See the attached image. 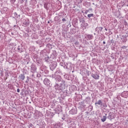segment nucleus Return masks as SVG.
<instances>
[{"label":"nucleus","mask_w":128,"mask_h":128,"mask_svg":"<svg viewBox=\"0 0 128 128\" xmlns=\"http://www.w3.org/2000/svg\"><path fill=\"white\" fill-rule=\"evenodd\" d=\"M88 12H90L89 10H86L85 11V14H88Z\"/></svg>","instance_id":"4d7b16f0"},{"label":"nucleus","mask_w":128,"mask_h":128,"mask_svg":"<svg viewBox=\"0 0 128 128\" xmlns=\"http://www.w3.org/2000/svg\"><path fill=\"white\" fill-rule=\"evenodd\" d=\"M36 44H40V48H42V46H44V44H42V42L41 40H38L36 42Z\"/></svg>","instance_id":"c85d7f7f"},{"label":"nucleus","mask_w":128,"mask_h":128,"mask_svg":"<svg viewBox=\"0 0 128 128\" xmlns=\"http://www.w3.org/2000/svg\"><path fill=\"white\" fill-rule=\"evenodd\" d=\"M36 66H34V64H32L30 66L31 72H32V74H34V72H36Z\"/></svg>","instance_id":"ddd939ff"},{"label":"nucleus","mask_w":128,"mask_h":128,"mask_svg":"<svg viewBox=\"0 0 128 128\" xmlns=\"http://www.w3.org/2000/svg\"><path fill=\"white\" fill-rule=\"evenodd\" d=\"M10 2H12V4H14V2H16V0H10Z\"/></svg>","instance_id":"8fccbe9b"},{"label":"nucleus","mask_w":128,"mask_h":128,"mask_svg":"<svg viewBox=\"0 0 128 128\" xmlns=\"http://www.w3.org/2000/svg\"><path fill=\"white\" fill-rule=\"evenodd\" d=\"M124 24H125V26H128V22L126 21L124 22Z\"/></svg>","instance_id":"bf43d9fd"},{"label":"nucleus","mask_w":128,"mask_h":128,"mask_svg":"<svg viewBox=\"0 0 128 128\" xmlns=\"http://www.w3.org/2000/svg\"><path fill=\"white\" fill-rule=\"evenodd\" d=\"M51 56H52V58H56V51L53 50L52 54H51Z\"/></svg>","instance_id":"cd10ccee"},{"label":"nucleus","mask_w":128,"mask_h":128,"mask_svg":"<svg viewBox=\"0 0 128 128\" xmlns=\"http://www.w3.org/2000/svg\"><path fill=\"white\" fill-rule=\"evenodd\" d=\"M28 82H30V78H28V76L27 80L25 82H26V84H28Z\"/></svg>","instance_id":"c03bdc74"},{"label":"nucleus","mask_w":128,"mask_h":128,"mask_svg":"<svg viewBox=\"0 0 128 128\" xmlns=\"http://www.w3.org/2000/svg\"><path fill=\"white\" fill-rule=\"evenodd\" d=\"M108 114L106 113H104V116H103V117L101 118V121L102 122H106V116Z\"/></svg>","instance_id":"412c9836"},{"label":"nucleus","mask_w":128,"mask_h":128,"mask_svg":"<svg viewBox=\"0 0 128 128\" xmlns=\"http://www.w3.org/2000/svg\"><path fill=\"white\" fill-rule=\"evenodd\" d=\"M80 74H82V76H86V73H80Z\"/></svg>","instance_id":"864d4df0"},{"label":"nucleus","mask_w":128,"mask_h":128,"mask_svg":"<svg viewBox=\"0 0 128 128\" xmlns=\"http://www.w3.org/2000/svg\"><path fill=\"white\" fill-rule=\"evenodd\" d=\"M61 112H62V109H60V110L57 109L56 110V113L58 114H60Z\"/></svg>","instance_id":"f704fd0d"},{"label":"nucleus","mask_w":128,"mask_h":128,"mask_svg":"<svg viewBox=\"0 0 128 128\" xmlns=\"http://www.w3.org/2000/svg\"><path fill=\"white\" fill-rule=\"evenodd\" d=\"M82 80H88V76H86V75L85 76H82Z\"/></svg>","instance_id":"ea45409f"},{"label":"nucleus","mask_w":128,"mask_h":128,"mask_svg":"<svg viewBox=\"0 0 128 128\" xmlns=\"http://www.w3.org/2000/svg\"><path fill=\"white\" fill-rule=\"evenodd\" d=\"M34 126L32 124H30V127L28 128H34Z\"/></svg>","instance_id":"79ce46f5"},{"label":"nucleus","mask_w":128,"mask_h":128,"mask_svg":"<svg viewBox=\"0 0 128 128\" xmlns=\"http://www.w3.org/2000/svg\"><path fill=\"white\" fill-rule=\"evenodd\" d=\"M40 70L42 72H44L46 70V66H42L40 67Z\"/></svg>","instance_id":"7c9ffc66"},{"label":"nucleus","mask_w":128,"mask_h":128,"mask_svg":"<svg viewBox=\"0 0 128 128\" xmlns=\"http://www.w3.org/2000/svg\"><path fill=\"white\" fill-rule=\"evenodd\" d=\"M54 116V113L52 112V114H51V118H52V116Z\"/></svg>","instance_id":"5fc2aeb1"},{"label":"nucleus","mask_w":128,"mask_h":128,"mask_svg":"<svg viewBox=\"0 0 128 128\" xmlns=\"http://www.w3.org/2000/svg\"><path fill=\"white\" fill-rule=\"evenodd\" d=\"M128 48V46H122V48L123 50H124V48Z\"/></svg>","instance_id":"603ef678"},{"label":"nucleus","mask_w":128,"mask_h":128,"mask_svg":"<svg viewBox=\"0 0 128 128\" xmlns=\"http://www.w3.org/2000/svg\"><path fill=\"white\" fill-rule=\"evenodd\" d=\"M85 38H87V40H92L93 38H94V36H92V34H85L84 36Z\"/></svg>","instance_id":"a211bd4d"},{"label":"nucleus","mask_w":128,"mask_h":128,"mask_svg":"<svg viewBox=\"0 0 128 128\" xmlns=\"http://www.w3.org/2000/svg\"><path fill=\"white\" fill-rule=\"evenodd\" d=\"M62 22H66V20L65 18H63L62 19Z\"/></svg>","instance_id":"49530a36"},{"label":"nucleus","mask_w":128,"mask_h":128,"mask_svg":"<svg viewBox=\"0 0 128 128\" xmlns=\"http://www.w3.org/2000/svg\"><path fill=\"white\" fill-rule=\"evenodd\" d=\"M91 76H92L93 78H94V80H100V75L98 74H94L92 73L91 74Z\"/></svg>","instance_id":"dca6fc26"},{"label":"nucleus","mask_w":128,"mask_h":128,"mask_svg":"<svg viewBox=\"0 0 128 128\" xmlns=\"http://www.w3.org/2000/svg\"><path fill=\"white\" fill-rule=\"evenodd\" d=\"M48 4L47 2H46L45 4H44V8H46V10H48Z\"/></svg>","instance_id":"473e14b6"},{"label":"nucleus","mask_w":128,"mask_h":128,"mask_svg":"<svg viewBox=\"0 0 128 128\" xmlns=\"http://www.w3.org/2000/svg\"><path fill=\"white\" fill-rule=\"evenodd\" d=\"M102 30H104V28L101 27V26H97L95 28L96 32H97L98 34H100V32H102Z\"/></svg>","instance_id":"f8f14e48"},{"label":"nucleus","mask_w":128,"mask_h":128,"mask_svg":"<svg viewBox=\"0 0 128 128\" xmlns=\"http://www.w3.org/2000/svg\"><path fill=\"white\" fill-rule=\"evenodd\" d=\"M37 28L38 30H40V26H37Z\"/></svg>","instance_id":"6e6d98bb"},{"label":"nucleus","mask_w":128,"mask_h":128,"mask_svg":"<svg viewBox=\"0 0 128 128\" xmlns=\"http://www.w3.org/2000/svg\"><path fill=\"white\" fill-rule=\"evenodd\" d=\"M56 128H60V123H57L55 125Z\"/></svg>","instance_id":"72a5a7b5"},{"label":"nucleus","mask_w":128,"mask_h":128,"mask_svg":"<svg viewBox=\"0 0 128 128\" xmlns=\"http://www.w3.org/2000/svg\"><path fill=\"white\" fill-rule=\"evenodd\" d=\"M107 118L110 120H114V114L112 112H109L108 116Z\"/></svg>","instance_id":"1a4fd4ad"},{"label":"nucleus","mask_w":128,"mask_h":128,"mask_svg":"<svg viewBox=\"0 0 128 128\" xmlns=\"http://www.w3.org/2000/svg\"><path fill=\"white\" fill-rule=\"evenodd\" d=\"M60 65L61 66H64L66 65V62H60Z\"/></svg>","instance_id":"c9c22d12"},{"label":"nucleus","mask_w":128,"mask_h":128,"mask_svg":"<svg viewBox=\"0 0 128 128\" xmlns=\"http://www.w3.org/2000/svg\"><path fill=\"white\" fill-rule=\"evenodd\" d=\"M95 105L96 106H102L103 108H107L108 105L106 104L103 103L102 100H100L98 102H96Z\"/></svg>","instance_id":"7ed1b4c3"},{"label":"nucleus","mask_w":128,"mask_h":128,"mask_svg":"<svg viewBox=\"0 0 128 128\" xmlns=\"http://www.w3.org/2000/svg\"><path fill=\"white\" fill-rule=\"evenodd\" d=\"M32 78H34V74H32Z\"/></svg>","instance_id":"052dcab7"},{"label":"nucleus","mask_w":128,"mask_h":128,"mask_svg":"<svg viewBox=\"0 0 128 128\" xmlns=\"http://www.w3.org/2000/svg\"><path fill=\"white\" fill-rule=\"evenodd\" d=\"M43 82L44 84L47 86H50V80H48V78H45L43 81Z\"/></svg>","instance_id":"0eeeda50"},{"label":"nucleus","mask_w":128,"mask_h":128,"mask_svg":"<svg viewBox=\"0 0 128 128\" xmlns=\"http://www.w3.org/2000/svg\"><path fill=\"white\" fill-rule=\"evenodd\" d=\"M44 74H48V70H46L44 71Z\"/></svg>","instance_id":"de8ad7c7"},{"label":"nucleus","mask_w":128,"mask_h":128,"mask_svg":"<svg viewBox=\"0 0 128 128\" xmlns=\"http://www.w3.org/2000/svg\"><path fill=\"white\" fill-rule=\"evenodd\" d=\"M52 78H54L56 80V82H60L62 80V76H52Z\"/></svg>","instance_id":"9b49d317"},{"label":"nucleus","mask_w":128,"mask_h":128,"mask_svg":"<svg viewBox=\"0 0 128 128\" xmlns=\"http://www.w3.org/2000/svg\"><path fill=\"white\" fill-rule=\"evenodd\" d=\"M60 74H62V71H60V68H57V70L56 72L52 75V76H60Z\"/></svg>","instance_id":"6e6552de"},{"label":"nucleus","mask_w":128,"mask_h":128,"mask_svg":"<svg viewBox=\"0 0 128 128\" xmlns=\"http://www.w3.org/2000/svg\"><path fill=\"white\" fill-rule=\"evenodd\" d=\"M36 76L37 78H40V74H36Z\"/></svg>","instance_id":"3c124183"},{"label":"nucleus","mask_w":128,"mask_h":128,"mask_svg":"<svg viewBox=\"0 0 128 128\" xmlns=\"http://www.w3.org/2000/svg\"><path fill=\"white\" fill-rule=\"evenodd\" d=\"M76 32V28H71L70 30V34H74Z\"/></svg>","instance_id":"aec40b11"},{"label":"nucleus","mask_w":128,"mask_h":128,"mask_svg":"<svg viewBox=\"0 0 128 128\" xmlns=\"http://www.w3.org/2000/svg\"><path fill=\"white\" fill-rule=\"evenodd\" d=\"M86 114H88V112H86Z\"/></svg>","instance_id":"774afa93"},{"label":"nucleus","mask_w":128,"mask_h":128,"mask_svg":"<svg viewBox=\"0 0 128 128\" xmlns=\"http://www.w3.org/2000/svg\"><path fill=\"white\" fill-rule=\"evenodd\" d=\"M35 62L38 63V66L39 64H42V60H40V58H37L35 61H34Z\"/></svg>","instance_id":"4be33fe9"},{"label":"nucleus","mask_w":128,"mask_h":128,"mask_svg":"<svg viewBox=\"0 0 128 128\" xmlns=\"http://www.w3.org/2000/svg\"><path fill=\"white\" fill-rule=\"evenodd\" d=\"M46 47L48 48L52 49V44H46Z\"/></svg>","instance_id":"2f4dec72"},{"label":"nucleus","mask_w":128,"mask_h":128,"mask_svg":"<svg viewBox=\"0 0 128 128\" xmlns=\"http://www.w3.org/2000/svg\"><path fill=\"white\" fill-rule=\"evenodd\" d=\"M84 102H86V104H90V97L88 96V97H86L84 100Z\"/></svg>","instance_id":"6ab92c4d"},{"label":"nucleus","mask_w":128,"mask_h":128,"mask_svg":"<svg viewBox=\"0 0 128 128\" xmlns=\"http://www.w3.org/2000/svg\"><path fill=\"white\" fill-rule=\"evenodd\" d=\"M52 38H46V42H50Z\"/></svg>","instance_id":"4c0bfd02"},{"label":"nucleus","mask_w":128,"mask_h":128,"mask_svg":"<svg viewBox=\"0 0 128 128\" xmlns=\"http://www.w3.org/2000/svg\"><path fill=\"white\" fill-rule=\"evenodd\" d=\"M79 22H81L80 26L82 28H84V30L86 28V26H88V24L86 23V21L84 18H80Z\"/></svg>","instance_id":"f03ea898"},{"label":"nucleus","mask_w":128,"mask_h":128,"mask_svg":"<svg viewBox=\"0 0 128 128\" xmlns=\"http://www.w3.org/2000/svg\"><path fill=\"white\" fill-rule=\"evenodd\" d=\"M14 17L13 16V18H20V14H18L16 12L14 13Z\"/></svg>","instance_id":"b1692460"},{"label":"nucleus","mask_w":128,"mask_h":128,"mask_svg":"<svg viewBox=\"0 0 128 128\" xmlns=\"http://www.w3.org/2000/svg\"><path fill=\"white\" fill-rule=\"evenodd\" d=\"M121 96L122 98H128V91H124L121 94Z\"/></svg>","instance_id":"4468645a"},{"label":"nucleus","mask_w":128,"mask_h":128,"mask_svg":"<svg viewBox=\"0 0 128 128\" xmlns=\"http://www.w3.org/2000/svg\"><path fill=\"white\" fill-rule=\"evenodd\" d=\"M68 124H70L71 122H72V120H68Z\"/></svg>","instance_id":"09e8293b"},{"label":"nucleus","mask_w":128,"mask_h":128,"mask_svg":"<svg viewBox=\"0 0 128 128\" xmlns=\"http://www.w3.org/2000/svg\"><path fill=\"white\" fill-rule=\"evenodd\" d=\"M62 92V96H64V98H66V96H69L70 94V89L68 88L64 90H63Z\"/></svg>","instance_id":"20e7f679"},{"label":"nucleus","mask_w":128,"mask_h":128,"mask_svg":"<svg viewBox=\"0 0 128 128\" xmlns=\"http://www.w3.org/2000/svg\"><path fill=\"white\" fill-rule=\"evenodd\" d=\"M88 10H92V8H90Z\"/></svg>","instance_id":"0e129e2a"},{"label":"nucleus","mask_w":128,"mask_h":128,"mask_svg":"<svg viewBox=\"0 0 128 128\" xmlns=\"http://www.w3.org/2000/svg\"><path fill=\"white\" fill-rule=\"evenodd\" d=\"M54 88L55 92H56L57 94H60L62 90H64V89L58 84H56Z\"/></svg>","instance_id":"f257e3e1"},{"label":"nucleus","mask_w":128,"mask_h":128,"mask_svg":"<svg viewBox=\"0 0 128 128\" xmlns=\"http://www.w3.org/2000/svg\"><path fill=\"white\" fill-rule=\"evenodd\" d=\"M18 78L22 81L24 80V78H26V76H24V74H21L19 76Z\"/></svg>","instance_id":"5701e85b"},{"label":"nucleus","mask_w":128,"mask_h":128,"mask_svg":"<svg viewBox=\"0 0 128 128\" xmlns=\"http://www.w3.org/2000/svg\"><path fill=\"white\" fill-rule=\"evenodd\" d=\"M17 50L18 52H24V50L22 48V46H18L17 48Z\"/></svg>","instance_id":"a878e982"},{"label":"nucleus","mask_w":128,"mask_h":128,"mask_svg":"<svg viewBox=\"0 0 128 128\" xmlns=\"http://www.w3.org/2000/svg\"><path fill=\"white\" fill-rule=\"evenodd\" d=\"M64 78L66 80H68V74H65L64 75Z\"/></svg>","instance_id":"37998d69"},{"label":"nucleus","mask_w":128,"mask_h":128,"mask_svg":"<svg viewBox=\"0 0 128 128\" xmlns=\"http://www.w3.org/2000/svg\"><path fill=\"white\" fill-rule=\"evenodd\" d=\"M84 72H86V76H90V74H92L90 72L88 71V70H84Z\"/></svg>","instance_id":"c756f323"},{"label":"nucleus","mask_w":128,"mask_h":128,"mask_svg":"<svg viewBox=\"0 0 128 128\" xmlns=\"http://www.w3.org/2000/svg\"><path fill=\"white\" fill-rule=\"evenodd\" d=\"M28 20H24L23 22V24H24V26H30V22Z\"/></svg>","instance_id":"bb28decb"},{"label":"nucleus","mask_w":128,"mask_h":128,"mask_svg":"<svg viewBox=\"0 0 128 128\" xmlns=\"http://www.w3.org/2000/svg\"><path fill=\"white\" fill-rule=\"evenodd\" d=\"M20 92V88H18L17 89V92Z\"/></svg>","instance_id":"e2e57ef3"},{"label":"nucleus","mask_w":128,"mask_h":128,"mask_svg":"<svg viewBox=\"0 0 128 128\" xmlns=\"http://www.w3.org/2000/svg\"><path fill=\"white\" fill-rule=\"evenodd\" d=\"M94 14H88V18H92V16H94Z\"/></svg>","instance_id":"a19ab883"},{"label":"nucleus","mask_w":128,"mask_h":128,"mask_svg":"<svg viewBox=\"0 0 128 128\" xmlns=\"http://www.w3.org/2000/svg\"><path fill=\"white\" fill-rule=\"evenodd\" d=\"M57 66L58 63H56V62H52L51 64L50 65V70H56V68Z\"/></svg>","instance_id":"423d86ee"},{"label":"nucleus","mask_w":128,"mask_h":128,"mask_svg":"<svg viewBox=\"0 0 128 128\" xmlns=\"http://www.w3.org/2000/svg\"><path fill=\"white\" fill-rule=\"evenodd\" d=\"M16 88H20V86H18V85L16 86Z\"/></svg>","instance_id":"69168bd1"},{"label":"nucleus","mask_w":128,"mask_h":128,"mask_svg":"<svg viewBox=\"0 0 128 128\" xmlns=\"http://www.w3.org/2000/svg\"><path fill=\"white\" fill-rule=\"evenodd\" d=\"M24 0H18V2H20V4H24Z\"/></svg>","instance_id":"a18cd8bd"},{"label":"nucleus","mask_w":128,"mask_h":128,"mask_svg":"<svg viewBox=\"0 0 128 128\" xmlns=\"http://www.w3.org/2000/svg\"><path fill=\"white\" fill-rule=\"evenodd\" d=\"M8 10V8H3V10Z\"/></svg>","instance_id":"680f3d73"},{"label":"nucleus","mask_w":128,"mask_h":128,"mask_svg":"<svg viewBox=\"0 0 128 128\" xmlns=\"http://www.w3.org/2000/svg\"><path fill=\"white\" fill-rule=\"evenodd\" d=\"M103 44H106V42L104 41V42H103Z\"/></svg>","instance_id":"338daca9"},{"label":"nucleus","mask_w":128,"mask_h":128,"mask_svg":"<svg viewBox=\"0 0 128 128\" xmlns=\"http://www.w3.org/2000/svg\"><path fill=\"white\" fill-rule=\"evenodd\" d=\"M78 112V110L76 109V108H72L69 114H76Z\"/></svg>","instance_id":"9d476101"},{"label":"nucleus","mask_w":128,"mask_h":128,"mask_svg":"<svg viewBox=\"0 0 128 128\" xmlns=\"http://www.w3.org/2000/svg\"><path fill=\"white\" fill-rule=\"evenodd\" d=\"M44 60L46 62H48V60H50V57L48 56L46 58H45Z\"/></svg>","instance_id":"e433bc0d"},{"label":"nucleus","mask_w":128,"mask_h":128,"mask_svg":"<svg viewBox=\"0 0 128 128\" xmlns=\"http://www.w3.org/2000/svg\"><path fill=\"white\" fill-rule=\"evenodd\" d=\"M84 0H79V4H82V1H83Z\"/></svg>","instance_id":"13d9d810"},{"label":"nucleus","mask_w":128,"mask_h":128,"mask_svg":"<svg viewBox=\"0 0 128 128\" xmlns=\"http://www.w3.org/2000/svg\"><path fill=\"white\" fill-rule=\"evenodd\" d=\"M72 26H74L76 28V26L78 24V19L76 18L74 19L72 22Z\"/></svg>","instance_id":"2eb2a0df"},{"label":"nucleus","mask_w":128,"mask_h":128,"mask_svg":"<svg viewBox=\"0 0 128 128\" xmlns=\"http://www.w3.org/2000/svg\"><path fill=\"white\" fill-rule=\"evenodd\" d=\"M32 58H33L34 61V62L38 58V56H36V55H34L32 56Z\"/></svg>","instance_id":"58836bf2"},{"label":"nucleus","mask_w":128,"mask_h":128,"mask_svg":"<svg viewBox=\"0 0 128 128\" xmlns=\"http://www.w3.org/2000/svg\"><path fill=\"white\" fill-rule=\"evenodd\" d=\"M60 86L63 88L64 90L66 89V81L62 80H60Z\"/></svg>","instance_id":"f3484780"},{"label":"nucleus","mask_w":128,"mask_h":128,"mask_svg":"<svg viewBox=\"0 0 128 128\" xmlns=\"http://www.w3.org/2000/svg\"><path fill=\"white\" fill-rule=\"evenodd\" d=\"M79 106H80V107L81 108H84V106H84V102H79L78 104Z\"/></svg>","instance_id":"393cba45"},{"label":"nucleus","mask_w":128,"mask_h":128,"mask_svg":"<svg viewBox=\"0 0 128 128\" xmlns=\"http://www.w3.org/2000/svg\"><path fill=\"white\" fill-rule=\"evenodd\" d=\"M64 68H66V70H72V68L71 62H65V66H64Z\"/></svg>","instance_id":"39448f33"}]
</instances>
